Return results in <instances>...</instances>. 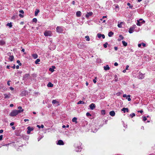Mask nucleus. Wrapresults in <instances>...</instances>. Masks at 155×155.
<instances>
[{
  "label": "nucleus",
  "instance_id": "0eeeda50",
  "mask_svg": "<svg viewBox=\"0 0 155 155\" xmlns=\"http://www.w3.org/2000/svg\"><path fill=\"white\" fill-rule=\"evenodd\" d=\"M52 103L55 106H57L59 105V102L55 100H53Z\"/></svg>",
  "mask_w": 155,
  "mask_h": 155
},
{
  "label": "nucleus",
  "instance_id": "a878e982",
  "mask_svg": "<svg viewBox=\"0 0 155 155\" xmlns=\"http://www.w3.org/2000/svg\"><path fill=\"white\" fill-rule=\"evenodd\" d=\"M32 56L33 58L35 59H36L38 58V55L36 54H33Z\"/></svg>",
  "mask_w": 155,
  "mask_h": 155
},
{
  "label": "nucleus",
  "instance_id": "dca6fc26",
  "mask_svg": "<svg viewBox=\"0 0 155 155\" xmlns=\"http://www.w3.org/2000/svg\"><path fill=\"white\" fill-rule=\"evenodd\" d=\"M134 28L133 27H130V28L128 31L130 33H132L133 32L134 30Z\"/></svg>",
  "mask_w": 155,
  "mask_h": 155
},
{
  "label": "nucleus",
  "instance_id": "2f4dec72",
  "mask_svg": "<svg viewBox=\"0 0 155 155\" xmlns=\"http://www.w3.org/2000/svg\"><path fill=\"white\" fill-rule=\"evenodd\" d=\"M85 38L86 39V40L87 41H90L89 37L88 36H86L85 37Z\"/></svg>",
  "mask_w": 155,
  "mask_h": 155
},
{
  "label": "nucleus",
  "instance_id": "79ce46f5",
  "mask_svg": "<svg viewBox=\"0 0 155 155\" xmlns=\"http://www.w3.org/2000/svg\"><path fill=\"white\" fill-rule=\"evenodd\" d=\"M127 5L128 6H129V8H132L133 7L132 6H130V3H127Z\"/></svg>",
  "mask_w": 155,
  "mask_h": 155
},
{
  "label": "nucleus",
  "instance_id": "f257e3e1",
  "mask_svg": "<svg viewBox=\"0 0 155 155\" xmlns=\"http://www.w3.org/2000/svg\"><path fill=\"white\" fill-rule=\"evenodd\" d=\"M81 143L80 142H78L74 144V147L76 148V151L78 152L81 149Z\"/></svg>",
  "mask_w": 155,
  "mask_h": 155
},
{
  "label": "nucleus",
  "instance_id": "f704fd0d",
  "mask_svg": "<svg viewBox=\"0 0 155 155\" xmlns=\"http://www.w3.org/2000/svg\"><path fill=\"white\" fill-rule=\"evenodd\" d=\"M101 114L102 115H104L105 114V110H102L101 111Z\"/></svg>",
  "mask_w": 155,
  "mask_h": 155
},
{
  "label": "nucleus",
  "instance_id": "f03ea898",
  "mask_svg": "<svg viewBox=\"0 0 155 155\" xmlns=\"http://www.w3.org/2000/svg\"><path fill=\"white\" fill-rule=\"evenodd\" d=\"M15 110L12 111L10 113L9 115L12 117H14L16 116L18 114Z\"/></svg>",
  "mask_w": 155,
  "mask_h": 155
},
{
  "label": "nucleus",
  "instance_id": "3c124183",
  "mask_svg": "<svg viewBox=\"0 0 155 155\" xmlns=\"http://www.w3.org/2000/svg\"><path fill=\"white\" fill-rule=\"evenodd\" d=\"M3 136L2 135H1L0 136V140H1L2 139Z\"/></svg>",
  "mask_w": 155,
  "mask_h": 155
},
{
  "label": "nucleus",
  "instance_id": "1a4fd4ad",
  "mask_svg": "<svg viewBox=\"0 0 155 155\" xmlns=\"http://www.w3.org/2000/svg\"><path fill=\"white\" fill-rule=\"evenodd\" d=\"M93 14V13L92 12H87V13L85 17L86 18H88L90 16H91Z\"/></svg>",
  "mask_w": 155,
  "mask_h": 155
},
{
  "label": "nucleus",
  "instance_id": "864d4df0",
  "mask_svg": "<svg viewBox=\"0 0 155 155\" xmlns=\"http://www.w3.org/2000/svg\"><path fill=\"white\" fill-rule=\"evenodd\" d=\"M114 65L115 66H117L118 65V64L117 62H115L114 64Z\"/></svg>",
  "mask_w": 155,
  "mask_h": 155
},
{
  "label": "nucleus",
  "instance_id": "423d86ee",
  "mask_svg": "<svg viewBox=\"0 0 155 155\" xmlns=\"http://www.w3.org/2000/svg\"><path fill=\"white\" fill-rule=\"evenodd\" d=\"M11 54V53H8V55L9 56V60L11 61H12L14 59V56L13 55H12Z\"/></svg>",
  "mask_w": 155,
  "mask_h": 155
},
{
  "label": "nucleus",
  "instance_id": "5701e85b",
  "mask_svg": "<svg viewBox=\"0 0 155 155\" xmlns=\"http://www.w3.org/2000/svg\"><path fill=\"white\" fill-rule=\"evenodd\" d=\"M53 86V84L50 82H49L48 84V86L50 87H52Z\"/></svg>",
  "mask_w": 155,
  "mask_h": 155
},
{
  "label": "nucleus",
  "instance_id": "ea45409f",
  "mask_svg": "<svg viewBox=\"0 0 155 155\" xmlns=\"http://www.w3.org/2000/svg\"><path fill=\"white\" fill-rule=\"evenodd\" d=\"M17 62L18 63V64L19 65H21V63H20V61L19 60H17Z\"/></svg>",
  "mask_w": 155,
  "mask_h": 155
},
{
  "label": "nucleus",
  "instance_id": "6e6d98bb",
  "mask_svg": "<svg viewBox=\"0 0 155 155\" xmlns=\"http://www.w3.org/2000/svg\"><path fill=\"white\" fill-rule=\"evenodd\" d=\"M127 97V95L126 94H124L123 95V97Z\"/></svg>",
  "mask_w": 155,
  "mask_h": 155
},
{
  "label": "nucleus",
  "instance_id": "bb28decb",
  "mask_svg": "<svg viewBox=\"0 0 155 155\" xmlns=\"http://www.w3.org/2000/svg\"><path fill=\"white\" fill-rule=\"evenodd\" d=\"M122 43L123 45L124 46H126L127 45V43L124 41H122Z\"/></svg>",
  "mask_w": 155,
  "mask_h": 155
},
{
  "label": "nucleus",
  "instance_id": "9d476101",
  "mask_svg": "<svg viewBox=\"0 0 155 155\" xmlns=\"http://www.w3.org/2000/svg\"><path fill=\"white\" fill-rule=\"evenodd\" d=\"M144 74L141 73H139V75L138 76V78L140 79H142L144 78Z\"/></svg>",
  "mask_w": 155,
  "mask_h": 155
},
{
  "label": "nucleus",
  "instance_id": "c03bdc74",
  "mask_svg": "<svg viewBox=\"0 0 155 155\" xmlns=\"http://www.w3.org/2000/svg\"><path fill=\"white\" fill-rule=\"evenodd\" d=\"M86 116H91V114L88 112H87L86 114Z\"/></svg>",
  "mask_w": 155,
  "mask_h": 155
},
{
  "label": "nucleus",
  "instance_id": "09e8293b",
  "mask_svg": "<svg viewBox=\"0 0 155 155\" xmlns=\"http://www.w3.org/2000/svg\"><path fill=\"white\" fill-rule=\"evenodd\" d=\"M141 45H142L143 46V47H145V46H146V44L143 43H142V44H141Z\"/></svg>",
  "mask_w": 155,
  "mask_h": 155
},
{
  "label": "nucleus",
  "instance_id": "4c0bfd02",
  "mask_svg": "<svg viewBox=\"0 0 155 155\" xmlns=\"http://www.w3.org/2000/svg\"><path fill=\"white\" fill-rule=\"evenodd\" d=\"M32 21L33 22H36L37 20L36 18H34L33 19Z\"/></svg>",
  "mask_w": 155,
  "mask_h": 155
},
{
  "label": "nucleus",
  "instance_id": "58836bf2",
  "mask_svg": "<svg viewBox=\"0 0 155 155\" xmlns=\"http://www.w3.org/2000/svg\"><path fill=\"white\" fill-rule=\"evenodd\" d=\"M143 120L144 121H145L147 120V118L145 116H143Z\"/></svg>",
  "mask_w": 155,
  "mask_h": 155
},
{
  "label": "nucleus",
  "instance_id": "4468645a",
  "mask_svg": "<svg viewBox=\"0 0 155 155\" xmlns=\"http://www.w3.org/2000/svg\"><path fill=\"white\" fill-rule=\"evenodd\" d=\"M121 110L123 111L124 113H125L126 111L127 112H129V109L127 108L124 107L121 109Z\"/></svg>",
  "mask_w": 155,
  "mask_h": 155
},
{
  "label": "nucleus",
  "instance_id": "e433bc0d",
  "mask_svg": "<svg viewBox=\"0 0 155 155\" xmlns=\"http://www.w3.org/2000/svg\"><path fill=\"white\" fill-rule=\"evenodd\" d=\"M108 44L107 42H106L105 44H104L103 45L104 47V48H106L107 47V45H108Z\"/></svg>",
  "mask_w": 155,
  "mask_h": 155
},
{
  "label": "nucleus",
  "instance_id": "7c9ffc66",
  "mask_svg": "<svg viewBox=\"0 0 155 155\" xmlns=\"http://www.w3.org/2000/svg\"><path fill=\"white\" fill-rule=\"evenodd\" d=\"M27 129L29 130H30V131L31 130H33V129L32 127H27Z\"/></svg>",
  "mask_w": 155,
  "mask_h": 155
},
{
  "label": "nucleus",
  "instance_id": "393cba45",
  "mask_svg": "<svg viewBox=\"0 0 155 155\" xmlns=\"http://www.w3.org/2000/svg\"><path fill=\"white\" fill-rule=\"evenodd\" d=\"M5 44V42L4 41L1 40L0 41V45H3Z\"/></svg>",
  "mask_w": 155,
  "mask_h": 155
},
{
  "label": "nucleus",
  "instance_id": "6e6552de",
  "mask_svg": "<svg viewBox=\"0 0 155 155\" xmlns=\"http://www.w3.org/2000/svg\"><path fill=\"white\" fill-rule=\"evenodd\" d=\"M96 106L95 104L92 103L89 105V107L91 110H93L95 108Z\"/></svg>",
  "mask_w": 155,
  "mask_h": 155
},
{
  "label": "nucleus",
  "instance_id": "a19ab883",
  "mask_svg": "<svg viewBox=\"0 0 155 155\" xmlns=\"http://www.w3.org/2000/svg\"><path fill=\"white\" fill-rule=\"evenodd\" d=\"M119 38H120V39L123 40L124 39V37L121 35H120L119 36Z\"/></svg>",
  "mask_w": 155,
  "mask_h": 155
},
{
  "label": "nucleus",
  "instance_id": "a211bd4d",
  "mask_svg": "<svg viewBox=\"0 0 155 155\" xmlns=\"http://www.w3.org/2000/svg\"><path fill=\"white\" fill-rule=\"evenodd\" d=\"M81 12L80 11H78L76 12V15L78 17H80L81 16Z\"/></svg>",
  "mask_w": 155,
  "mask_h": 155
},
{
  "label": "nucleus",
  "instance_id": "39448f33",
  "mask_svg": "<svg viewBox=\"0 0 155 155\" xmlns=\"http://www.w3.org/2000/svg\"><path fill=\"white\" fill-rule=\"evenodd\" d=\"M51 31H45L44 33V35L45 36H51Z\"/></svg>",
  "mask_w": 155,
  "mask_h": 155
},
{
  "label": "nucleus",
  "instance_id": "603ef678",
  "mask_svg": "<svg viewBox=\"0 0 155 155\" xmlns=\"http://www.w3.org/2000/svg\"><path fill=\"white\" fill-rule=\"evenodd\" d=\"M19 16L21 17V18H23V15H21V14H20L19 15Z\"/></svg>",
  "mask_w": 155,
  "mask_h": 155
},
{
  "label": "nucleus",
  "instance_id": "37998d69",
  "mask_svg": "<svg viewBox=\"0 0 155 155\" xmlns=\"http://www.w3.org/2000/svg\"><path fill=\"white\" fill-rule=\"evenodd\" d=\"M49 70L52 72H53L54 71V69L51 68H50L49 69Z\"/></svg>",
  "mask_w": 155,
  "mask_h": 155
},
{
  "label": "nucleus",
  "instance_id": "a18cd8bd",
  "mask_svg": "<svg viewBox=\"0 0 155 155\" xmlns=\"http://www.w3.org/2000/svg\"><path fill=\"white\" fill-rule=\"evenodd\" d=\"M95 79L93 80V81L94 83H96V79H97V77H95Z\"/></svg>",
  "mask_w": 155,
  "mask_h": 155
},
{
  "label": "nucleus",
  "instance_id": "473e14b6",
  "mask_svg": "<svg viewBox=\"0 0 155 155\" xmlns=\"http://www.w3.org/2000/svg\"><path fill=\"white\" fill-rule=\"evenodd\" d=\"M135 116V114L134 113H132L130 114V116L132 118Z\"/></svg>",
  "mask_w": 155,
  "mask_h": 155
},
{
  "label": "nucleus",
  "instance_id": "13d9d810",
  "mask_svg": "<svg viewBox=\"0 0 155 155\" xmlns=\"http://www.w3.org/2000/svg\"><path fill=\"white\" fill-rule=\"evenodd\" d=\"M129 66L128 65H127L126 67V70H128Z\"/></svg>",
  "mask_w": 155,
  "mask_h": 155
},
{
  "label": "nucleus",
  "instance_id": "774afa93",
  "mask_svg": "<svg viewBox=\"0 0 155 155\" xmlns=\"http://www.w3.org/2000/svg\"><path fill=\"white\" fill-rule=\"evenodd\" d=\"M12 128L13 130H14L15 129V127L14 126L12 127Z\"/></svg>",
  "mask_w": 155,
  "mask_h": 155
},
{
  "label": "nucleus",
  "instance_id": "20e7f679",
  "mask_svg": "<svg viewBox=\"0 0 155 155\" xmlns=\"http://www.w3.org/2000/svg\"><path fill=\"white\" fill-rule=\"evenodd\" d=\"M63 31V29L62 27L58 26L56 28V31L59 33H61Z\"/></svg>",
  "mask_w": 155,
  "mask_h": 155
},
{
  "label": "nucleus",
  "instance_id": "e2e57ef3",
  "mask_svg": "<svg viewBox=\"0 0 155 155\" xmlns=\"http://www.w3.org/2000/svg\"><path fill=\"white\" fill-rule=\"evenodd\" d=\"M12 68L13 69H15V65H14L12 67Z\"/></svg>",
  "mask_w": 155,
  "mask_h": 155
},
{
  "label": "nucleus",
  "instance_id": "f3484780",
  "mask_svg": "<svg viewBox=\"0 0 155 155\" xmlns=\"http://www.w3.org/2000/svg\"><path fill=\"white\" fill-rule=\"evenodd\" d=\"M110 115L111 116H114L115 115V113L113 110L110 111L109 113Z\"/></svg>",
  "mask_w": 155,
  "mask_h": 155
},
{
  "label": "nucleus",
  "instance_id": "c85d7f7f",
  "mask_svg": "<svg viewBox=\"0 0 155 155\" xmlns=\"http://www.w3.org/2000/svg\"><path fill=\"white\" fill-rule=\"evenodd\" d=\"M84 103H85L83 101H80L78 102L77 104H84Z\"/></svg>",
  "mask_w": 155,
  "mask_h": 155
},
{
  "label": "nucleus",
  "instance_id": "f8f14e48",
  "mask_svg": "<svg viewBox=\"0 0 155 155\" xmlns=\"http://www.w3.org/2000/svg\"><path fill=\"white\" fill-rule=\"evenodd\" d=\"M98 37L99 38H101V37L103 39L105 38V35L104 34H101L98 33L97 35Z\"/></svg>",
  "mask_w": 155,
  "mask_h": 155
},
{
  "label": "nucleus",
  "instance_id": "aec40b11",
  "mask_svg": "<svg viewBox=\"0 0 155 155\" xmlns=\"http://www.w3.org/2000/svg\"><path fill=\"white\" fill-rule=\"evenodd\" d=\"M77 118L76 117H74L72 119V121L73 122H75L76 124L77 123Z\"/></svg>",
  "mask_w": 155,
  "mask_h": 155
},
{
  "label": "nucleus",
  "instance_id": "cd10ccee",
  "mask_svg": "<svg viewBox=\"0 0 155 155\" xmlns=\"http://www.w3.org/2000/svg\"><path fill=\"white\" fill-rule=\"evenodd\" d=\"M29 76V74H25L23 77L24 79H26V78H28Z\"/></svg>",
  "mask_w": 155,
  "mask_h": 155
},
{
  "label": "nucleus",
  "instance_id": "4be33fe9",
  "mask_svg": "<svg viewBox=\"0 0 155 155\" xmlns=\"http://www.w3.org/2000/svg\"><path fill=\"white\" fill-rule=\"evenodd\" d=\"M123 22H120V23H119V22H118V24L117 25V26L119 28H121L122 27V24H123Z\"/></svg>",
  "mask_w": 155,
  "mask_h": 155
},
{
  "label": "nucleus",
  "instance_id": "b1692460",
  "mask_svg": "<svg viewBox=\"0 0 155 155\" xmlns=\"http://www.w3.org/2000/svg\"><path fill=\"white\" fill-rule=\"evenodd\" d=\"M39 12V10L37 9L36 11L35 12V16L38 15V13Z\"/></svg>",
  "mask_w": 155,
  "mask_h": 155
},
{
  "label": "nucleus",
  "instance_id": "9b49d317",
  "mask_svg": "<svg viewBox=\"0 0 155 155\" xmlns=\"http://www.w3.org/2000/svg\"><path fill=\"white\" fill-rule=\"evenodd\" d=\"M57 145H63L64 143L63 141L61 140H60L58 141V143H57Z\"/></svg>",
  "mask_w": 155,
  "mask_h": 155
},
{
  "label": "nucleus",
  "instance_id": "052dcab7",
  "mask_svg": "<svg viewBox=\"0 0 155 155\" xmlns=\"http://www.w3.org/2000/svg\"><path fill=\"white\" fill-rule=\"evenodd\" d=\"M3 130H0V133H2L3 132Z\"/></svg>",
  "mask_w": 155,
  "mask_h": 155
},
{
  "label": "nucleus",
  "instance_id": "2eb2a0df",
  "mask_svg": "<svg viewBox=\"0 0 155 155\" xmlns=\"http://www.w3.org/2000/svg\"><path fill=\"white\" fill-rule=\"evenodd\" d=\"M4 96H5L4 97L5 98H10L11 97V94H4Z\"/></svg>",
  "mask_w": 155,
  "mask_h": 155
},
{
  "label": "nucleus",
  "instance_id": "bf43d9fd",
  "mask_svg": "<svg viewBox=\"0 0 155 155\" xmlns=\"http://www.w3.org/2000/svg\"><path fill=\"white\" fill-rule=\"evenodd\" d=\"M141 45V44H140L138 45V47L139 48L140 47Z\"/></svg>",
  "mask_w": 155,
  "mask_h": 155
},
{
  "label": "nucleus",
  "instance_id": "ddd939ff",
  "mask_svg": "<svg viewBox=\"0 0 155 155\" xmlns=\"http://www.w3.org/2000/svg\"><path fill=\"white\" fill-rule=\"evenodd\" d=\"M145 21H143L141 22H140L139 21L137 20V25L140 26L142 24H143L145 23Z\"/></svg>",
  "mask_w": 155,
  "mask_h": 155
},
{
  "label": "nucleus",
  "instance_id": "69168bd1",
  "mask_svg": "<svg viewBox=\"0 0 155 155\" xmlns=\"http://www.w3.org/2000/svg\"><path fill=\"white\" fill-rule=\"evenodd\" d=\"M41 127V128H43L44 127V125H43V124H41V126H40Z\"/></svg>",
  "mask_w": 155,
  "mask_h": 155
},
{
  "label": "nucleus",
  "instance_id": "8fccbe9b",
  "mask_svg": "<svg viewBox=\"0 0 155 155\" xmlns=\"http://www.w3.org/2000/svg\"><path fill=\"white\" fill-rule=\"evenodd\" d=\"M10 81H8L7 83V84L9 86L10 85V83H9Z\"/></svg>",
  "mask_w": 155,
  "mask_h": 155
},
{
  "label": "nucleus",
  "instance_id": "5fc2aeb1",
  "mask_svg": "<svg viewBox=\"0 0 155 155\" xmlns=\"http://www.w3.org/2000/svg\"><path fill=\"white\" fill-rule=\"evenodd\" d=\"M138 112L140 113H142L143 112V111L142 110H139L137 111Z\"/></svg>",
  "mask_w": 155,
  "mask_h": 155
},
{
  "label": "nucleus",
  "instance_id": "4d7b16f0",
  "mask_svg": "<svg viewBox=\"0 0 155 155\" xmlns=\"http://www.w3.org/2000/svg\"><path fill=\"white\" fill-rule=\"evenodd\" d=\"M72 4L73 5H74L75 4V2L74 1H72Z\"/></svg>",
  "mask_w": 155,
  "mask_h": 155
},
{
  "label": "nucleus",
  "instance_id": "680f3d73",
  "mask_svg": "<svg viewBox=\"0 0 155 155\" xmlns=\"http://www.w3.org/2000/svg\"><path fill=\"white\" fill-rule=\"evenodd\" d=\"M114 48V49H115V51H117V49H118L117 48V47H115Z\"/></svg>",
  "mask_w": 155,
  "mask_h": 155
},
{
  "label": "nucleus",
  "instance_id": "49530a36",
  "mask_svg": "<svg viewBox=\"0 0 155 155\" xmlns=\"http://www.w3.org/2000/svg\"><path fill=\"white\" fill-rule=\"evenodd\" d=\"M19 12L22 14H24V12L22 10H19Z\"/></svg>",
  "mask_w": 155,
  "mask_h": 155
},
{
  "label": "nucleus",
  "instance_id": "72a5a7b5",
  "mask_svg": "<svg viewBox=\"0 0 155 155\" xmlns=\"http://www.w3.org/2000/svg\"><path fill=\"white\" fill-rule=\"evenodd\" d=\"M130 95H128L127 96V97H129V98H127L126 99H127L128 101H130L131 100V99L130 98Z\"/></svg>",
  "mask_w": 155,
  "mask_h": 155
},
{
  "label": "nucleus",
  "instance_id": "de8ad7c7",
  "mask_svg": "<svg viewBox=\"0 0 155 155\" xmlns=\"http://www.w3.org/2000/svg\"><path fill=\"white\" fill-rule=\"evenodd\" d=\"M14 123L13 122H11V123H10V125H11V126H13L14 125Z\"/></svg>",
  "mask_w": 155,
  "mask_h": 155
},
{
  "label": "nucleus",
  "instance_id": "7ed1b4c3",
  "mask_svg": "<svg viewBox=\"0 0 155 155\" xmlns=\"http://www.w3.org/2000/svg\"><path fill=\"white\" fill-rule=\"evenodd\" d=\"M18 109H19L18 110H15L16 111L17 114H18L22 112H23L24 110L22 109L21 107L19 106L18 107Z\"/></svg>",
  "mask_w": 155,
  "mask_h": 155
},
{
  "label": "nucleus",
  "instance_id": "6ab92c4d",
  "mask_svg": "<svg viewBox=\"0 0 155 155\" xmlns=\"http://www.w3.org/2000/svg\"><path fill=\"white\" fill-rule=\"evenodd\" d=\"M104 70H109L110 68L108 65H106V66H104Z\"/></svg>",
  "mask_w": 155,
  "mask_h": 155
},
{
  "label": "nucleus",
  "instance_id": "0e129e2a",
  "mask_svg": "<svg viewBox=\"0 0 155 155\" xmlns=\"http://www.w3.org/2000/svg\"><path fill=\"white\" fill-rule=\"evenodd\" d=\"M30 133V130H28L27 131V133L28 134H29Z\"/></svg>",
  "mask_w": 155,
  "mask_h": 155
},
{
  "label": "nucleus",
  "instance_id": "338daca9",
  "mask_svg": "<svg viewBox=\"0 0 155 155\" xmlns=\"http://www.w3.org/2000/svg\"><path fill=\"white\" fill-rule=\"evenodd\" d=\"M13 106H14V105L13 104H10V106L11 107H13Z\"/></svg>",
  "mask_w": 155,
  "mask_h": 155
},
{
  "label": "nucleus",
  "instance_id": "c9c22d12",
  "mask_svg": "<svg viewBox=\"0 0 155 155\" xmlns=\"http://www.w3.org/2000/svg\"><path fill=\"white\" fill-rule=\"evenodd\" d=\"M40 61V60L39 59H36L35 61V63L36 64H38V62Z\"/></svg>",
  "mask_w": 155,
  "mask_h": 155
},
{
  "label": "nucleus",
  "instance_id": "412c9836",
  "mask_svg": "<svg viewBox=\"0 0 155 155\" xmlns=\"http://www.w3.org/2000/svg\"><path fill=\"white\" fill-rule=\"evenodd\" d=\"M114 35V33L112 31H110L108 33V35L109 37H111Z\"/></svg>",
  "mask_w": 155,
  "mask_h": 155
},
{
  "label": "nucleus",
  "instance_id": "c756f323",
  "mask_svg": "<svg viewBox=\"0 0 155 155\" xmlns=\"http://www.w3.org/2000/svg\"><path fill=\"white\" fill-rule=\"evenodd\" d=\"M6 26H9L10 28L12 27V25L11 23H8L6 24Z\"/></svg>",
  "mask_w": 155,
  "mask_h": 155
}]
</instances>
